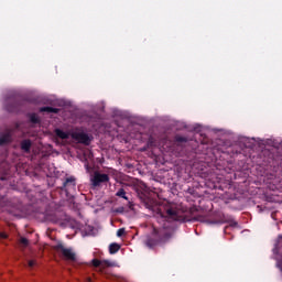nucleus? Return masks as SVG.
Returning a JSON list of instances; mask_svg holds the SVG:
<instances>
[{"instance_id": "5", "label": "nucleus", "mask_w": 282, "mask_h": 282, "mask_svg": "<svg viewBox=\"0 0 282 282\" xmlns=\"http://www.w3.org/2000/svg\"><path fill=\"white\" fill-rule=\"evenodd\" d=\"M93 265L95 268H111L113 267V262L109 261V260H104V261H100L98 259H94L91 261Z\"/></svg>"}, {"instance_id": "16", "label": "nucleus", "mask_w": 282, "mask_h": 282, "mask_svg": "<svg viewBox=\"0 0 282 282\" xmlns=\"http://www.w3.org/2000/svg\"><path fill=\"white\" fill-rule=\"evenodd\" d=\"M124 235V228H121L117 231V237H122Z\"/></svg>"}, {"instance_id": "18", "label": "nucleus", "mask_w": 282, "mask_h": 282, "mask_svg": "<svg viewBox=\"0 0 282 282\" xmlns=\"http://www.w3.org/2000/svg\"><path fill=\"white\" fill-rule=\"evenodd\" d=\"M0 239H8V234L0 232Z\"/></svg>"}, {"instance_id": "17", "label": "nucleus", "mask_w": 282, "mask_h": 282, "mask_svg": "<svg viewBox=\"0 0 282 282\" xmlns=\"http://www.w3.org/2000/svg\"><path fill=\"white\" fill-rule=\"evenodd\" d=\"M36 260H29V268H34Z\"/></svg>"}, {"instance_id": "4", "label": "nucleus", "mask_w": 282, "mask_h": 282, "mask_svg": "<svg viewBox=\"0 0 282 282\" xmlns=\"http://www.w3.org/2000/svg\"><path fill=\"white\" fill-rule=\"evenodd\" d=\"M93 186H100L104 182H109V175L96 172L90 178Z\"/></svg>"}, {"instance_id": "12", "label": "nucleus", "mask_w": 282, "mask_h": 282, "mask_svg": "<svg viewBox=\"0 0 282 282\" xmlns=\"http://www.w3.org/2000/svg\"><path fill=\"white\" fill-rule=\"evenodd\" d=\"M40 111H47L48 113H58V109L52 107H43L40 109Z\"/></svg>"}, {"instance_id": "2", "label": "nucleus", "mask_w": 282, "mask_h": 282, "mask_svg": "<svg viewBox=\"0 0 282 282\" xmlns=\"http://www.w3.org/2000/svg\"><path fill=\"white\" fill-rule=\"evenodd\" d=\"M70 137L73 140H76V142H79L80 144L89 145V142H91V138H89L87 133L79 130L72 131Z\"/></svg>"}, {"instance_id": "9", "label": "nucleus", "mask_w": 282, "mask_h": 282, "mask_svg": "<svg viewBox=\"0 0 282 282\" xmlns=\"http://www.w3.org/2000/svg\"><path fill=\"white\" fill-rule=\"evenodd\" d=\"M166 213L170 219H172L173 221H177V210L171 208V209H167Z\"/></svg>"}, {"instance_id": "10", "label": "nucleus", "mask_w": 282, "mask_h": 282, "mask_svg": "<svg viewBox=\"0 0 282 282\" xmlns=\"http://www.w3.org/2000/svg\"><path fill=\"white\" fill-rule=\"evenodd\" d=\"M118 250H120V245L113 242L109 246V253L110 254H116V252H118Z\"/></svg>"}, {"instance_id": "7", "label": "nucleus", "mask_w": 282, "mask_h": 282, "mask_svg": "<svg viewBox=\"0 0 282 282\" xmlns=\"http://www.w3.org/2000/svg\"><path fill=\"white\" fill-rule=\"evenodd\" d=\"M69 186L70 188H74L76 186V178L74 176L66 178V181L64 182V188H67Z\"/></svg>"}, {"instance_id": "19", "label": "nucleus", "mask_w": 282, "mask_h": 282, "mask_svg": "<svg viewBox=\"0 0 282 282\" xmlns=\"http://www.w3.org/2000/svg\"><path fill=\"white\" fill-rule=\"evenodd\" d=\"M180 142H182V139H178Z\"/></svg>"}, {"instance_id": "13", "label": "nucleus", "mask_w": 282, "mask_h": 282, "mask_svg": "<svg viewBox=\"0 0 282 282\" xmlns=\"http://www.w3.org/2000/svg\"><path fill=\"white\" fill-rule=\"evenodd\" d=\"M20 246H22V248H28V246H30V240H28V238H20Z\"/></svg>"}, {"instance_id": "6", "label": "nucleus", "mask_w": 282, "mask_h": 282, "mask_svg": "<svg viewBox=\"0 0 282 282\" xmlns=\"http://www.w3.org/2000/svg\"><path fill=\"white\" fill-rule=\"evenodd\" d=\"M55 135H57V138H61V140H67V139H69V135H72V131L70 132H65L61 129H56L55 130Z\"/></svg>"}, {"instance_id": "15", "label": "nucleus", "mask_w": 282, "mask_h": 282, "mask_svg": "<svg viewBox=\"0 0 282 282\" xmlns=\"http://www.w3.org/2000/svg\"><path fill=\"white\" fill-rule=\"evenodd\" d=\"M30 119H31V122H33L34 124H36V122H39V116H36V115H31Z\"/></svg>"}, {"instance_id": "1", "label": "nucleus", "mask_w": 282, "mask_h": 282, "mask_svg": "<svg viewBox=\"0 0 282 282\" xmlns=\"http://www.w3.org/2000/svg\"><path fill=\"white\" fill-rule=\"evenodd\" d=\"M175 229L171 226V221L165 220L162 228L156 231L159 239L147 237L144 243L147 248H155L159 243H166L169 240L173 238Z\"/></svg>"}, {"instance_id": "14", "label": "nucleus", "mask_w": 282, "mask_h": 282, "mask_svg": "<svg viewBox=\"0 0 282 282\" xmlns=\"http://www.w3.org/2000/svg\"><path fill=\"white\" fill-rule=\"evenodd\" d=\"M10 142V134L0 137V144H8Z\"/></svg>"}, {"instance_id": "8", "label": "nucleus", "mask_w": 282, "mask_h": 282, "mask_svg": "<svg viewBox=\"0 0 282 282\" xmlns=\"http://www.w3.org/2000/svg\"><path fill=\"white\" fill-rule=\"evenodd\" d=\"M31 147H32V141H30V140H24L21 142V149H22V151H25L26 153H28V151H30Z\"/></svg>"}, {"instance_id": "3", "label": "nucleus", "mask_w": 282, "mask_h": 282, "mask_svg": "<svg viewBox=\"0 0 282 282\" xmlns=\"http://www.w3.org/2000/svg\"><path fill=\"white\" fill-rule=\"evenodd\" d=\"M56 250H59L63 257H65V259H67L68 261H76V253L74 252V250L65 248L63 243H58L56 246Z\"/></svg>"}, {"instance_id": "11", "label": "nucleus", "mask_w": 282, "mask_h": 282, "mask_svg": "<svg viewBox=\"0 0 282 282\" xmlns=\"http://www.w3.org/2000/svg\"><path fill=\"white\" fill-rule=\"evenodd\" d=\"M117 197H121L122 199H126L127 202H129V197H127V192H124V188H120L117 193H116Z\"/></svg>"}]
</instances>
